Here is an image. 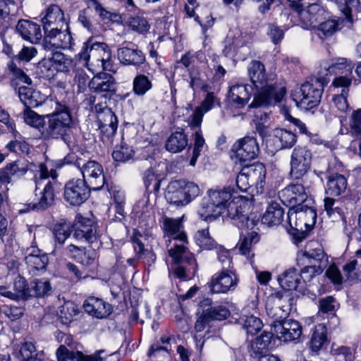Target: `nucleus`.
Instances as JSON below:
<instances>
[{
	"instance_id": "1",
	"label": "nucleus",
	"mask_w": 361,
	"mask_h": 361,
	"mask_svg": "<svg viewBox=\"0 0 361 361\" xmlns=\"http://www.w3.org/2000/svg\"><path fill=\"white\" fill-rule=\"evenodd\" d=\"M231 197L230 188L209 189L207 197L202 200L201 207L197 212L198 215L202 220L212 221L227 211L228 216L238 228H253L258 220L250 219L243 210L241 205L229 203Z\"/></svg>"
},
{
	"instance_id": "2",
	"label": "nucleus",
	"mask_w": 361,
	"mask_h": 361,
	"mask_svg": "<svg viewBox=\"0 0 361 361\" xmlns=\"http://www.w3.org/2000/svg\"><path fill=\"white\" fill-rule=\"evenodd\" d=\"M250 81L259 92L251 104L254 107H267L281 102L286 89L268 82L264 65L259 61L253 60L247 67Z\"/></svg>"
},
{
	"instance_id": "3",
	"label": "nucleus",
	"mask_w": 361,
	"mask_h": 361,
	"mask_svg": "<svg viewBox=\"0 0 361 361\" xmlns=\"http://www.w3.org/2000/svg\"><path fill=\"white\" fill-rule=\"evenodd\" d=\"M45 123L40 134L45 140L61 139L68 146L71 143V132L75 121L68 106L56 102L55 110L45 115Z\"/></svg>"
},
{
	"instance_id": "4",
	"label": "nucleus",
	"mask_w": 361,
	"mask_h": 361,
	"mask_svg": "<svg viewBox=\"0 0 361 361\" xmlns=\"http://www.w3.org/2000/svg\"><path fill=\"white\" fill-rule=\"evenodd\" d=\"M76 57L87 67L93 66L104 71H111L113 66L111 49L104 42H92V39L87 40L83 44Z\"/></svg>"
},
{
	"instance_id": "5",
	"label": "nucleus",
	"mask_w": 361,
	"mask_h": 361,
	"mask_svg": "<svg viewBox=\"0 0 361 361\" xmlns=\"http://www.w3.org/2000/svg\"><path fill=\"white\" fill-rule=\"evenodd\" d=\"M324 83V78H312L303 83L293 94L297 106L304 110L317 106L320 102Z\"/></svg>"
},
{
	"instance_id": "6",
	"label": "nucleus",
	"mask_w": 361,
	"mask_h": 361,
	"mask_svg": "<svg viewBox=\"0 0 361 361\" xmlns=\"http://www.w3.org/2000/svg\"><path fill=\"white\" fill-rule=\"evenodd\" d=\"M200 193L198 185L185 179L171 181L165 194L167 201L178 207L186 206Z\"/></svg>"
},
{
	"instance_id": "7",
	"label": "nucleus",
	"mask_w": 361,
	"mask_h": 361,
	"mask_svg": "<svg viewBox=\"0 0 361 361\" xmlns=\"http://www.w3.org/2000/svg\"><path fill=\"white\" fill-rule=\"evenodd\" d=\"M169 255L174 263L173 274L180 279L192 278L197 269L196 259L183 244L175 245L169 250Z\"/></svg>"
},
{
	"instance_id": "8",
	"label": "nucleus",
	"mask_w": 361,
	"mask_h": 361,
	"mask_svg": "<svg viewBox=\"0 0 361 361\" xmlns=\"http://www.w3.org/2000/svg\"><path fill=\"white\" fill-rule=\"evenodd\" d=\"M314 180L307 178L306 180H292V183L279 192L281 200L290 209L306 202L307 200L312 199L308 196V193Z\"/></svg>"
},
{
	"instance_id": "9",
	"label": "nucleus",
	"mask_w": 361,
	"mask_h": 361,
	"mask_svg": "<svg viewBox=\"0 0 361 361\" xmlns=\"http://www.w3.org/2000/svg\"><path fill=\"white\" fill-rule=\"evenodd\" d=\"M312 153L305 146L295 147L290 155V177L291 180H306L307 178L316 179L314 175L309 174L311 168Z\"/></svg>"
},
{
	"instance_id": "10",
	"label": "nucleus",
	"mask_w": 361,
	"mask_h": 361,
	"mask_svg": "<svg viewBox=\"0 0 361 361\" xmlns=\"http://www.w3.org/2000/svg\"><path fill=\"white\" fill-rule=\"evenodd\" d=\"M332 68L334 70H344L342 73H344L345 75L338 77L333 81L334 86L343 87L341 94L334 96L333 101L338 111L345 112L349 107L347 102V95L348 94V87L351 84V78L349 76L352 75L354 66L346 59H341L340 61L336 63Z\"/></svg>"
},
{
	"instance_id": "11",
	"label": "nucleus",
	"mask_w": 361,
	"mask_h": 361,
	"mask_svg": "<svg viewBox=\"0 0 361 361\" xmlns=\"http://www.w3.org/2000/svg\"><path fill=\"white\" fill-rule=\"evenodd\" d=\"M314 200H307L306 202L289 209L288 219L290 226L297 231L302 230V226L307 228L316 223L317 212Z\"/></svg>"
},
{
	"instance_id": "12",
	"label": "nucleus",
	"mask_w": 361,
	"mask_h": 361,
	"mask_svg": "<svg viewBox=\"0 0 361 361\" xmlns=\"http://www.w3.org/2000/svg\"><path fill=\"white\" fill-rule=\"evenodd\" d=\"M297 263L298 265H315L325 269L329 264V258L323 247L317 243H309L305 250H300L297 254Z\"/></svg>"
},
{
	"instance_id": "13",
	"label": "nucleus",
	"mask_w": 361,
	"mask_h": 361,
	"mask_svg": "<svg viewBox=\"0 0 361 361\" xmlns=\"http://www.w3.org/2000/svg\"><path fill=\"white\" fill-rule=\"evenodd\" d=\"M91 190L82 180H70L64 187V200L72 206H79L89 198Z\"/></svg>"
},
{
	"instance_id": "14",
	"label": "nucleus",
	"mask_w": 361,
	"mask_h": 361,
	"mask_svg": "<svg viewBox=\"0 0 361 361\" xmlns=\"http://www.w3.org/2000/svg\"><path fill=\"white\" fill-rule=\"evenodd\" d=\"M82 174V180L92 190H101L105 178L102 166L98 162L90 160L82 164L80 169Z\"/></svg>"
},
{
	"instance_id": "15",
	"label": "nucleus",
	"mask_w": 361,
	"mask_h": 361,
	"mask_svg": "<svg viewBox=\"0 0 361 361\" xmlns=\"http://www.w3.org/2000/svg\"><path fill=\"white\" fill-rule=\"evenodd\" d=\"M238 278L232 269L223 268L214 274L209 282L210 290L214 293H226L235 289Z\"/></svg>"
},
{
	"instance_id": "16",
	"label": "nucleus",
	"mask_w": 361,
	"mask_h": 361,
	"mask_svg": "<svg viewBox=\"0 0 361 361\" xmlns=\"http://www.w3.org/2000/svg\"><path fill=\"white\" fill-rule=\"evenodd\" d=\"M117 57L124 66L140 67L145 62V55L137 45L131 42H123L117 49Z\"/></svg>"
},
{
	"instance_id": "17",
	"label": "nucleus",
	"mask_w": 361,
	"mask_h": 361,
	"mask_svg": "<svg viewBox=\"0 0 361 361\" xmlns=\"http://www.w3.org/2000/svg\"><path fill=\"white\" fill-rule=\"evenodd\" d=\"M271 326L277 338L281 341H295L298 339L302 334L300 324L294 319H285L281 321H274Z\"/></svg>"
},
{
	"instance_id": "18",
	"label": "nucleus",
	"mask_w": 361,
	"mask_h": 361,
	"mask_svg": "<svg viewBox=\"0 0 361 361\" xmlns=\"http://www.w3.org/2000/svg\"><path fill=\"white\" fill-rule=\"evenodd\" d=\"M72 45L73 37L68 27L63 31L57 27H51L44 33L43 46L45 49H71Z\"/></svg>"
},
{
	"instance_id": "19",
	"label": "nucleus",
	"mask_w": 361,
	"mask_h": 361,
	"mask_svg": "<svg viewBox=\"0 0 361 361\" xmlns=\"http://www.w3.org/2000/svg\"><path fill=\"white\" fill-rule=\"evenodd\" d=\"M232 151L240 163H245L255 159L259 148L257 140L254 137L246 136L238 140L233 145Z\"/></svg>"
},
{
	"instance_id": "20",
	"label": "nucleus",
	"mask_w": 361,
	"mask_h": 361,
	"mask_svg": "<svg viewBox=\"0 0 361 361\" xmlns=\"http://www.w3.org/2000/svg\"><path fill=\"white\" fill-rule=\"evenodd\" d=\"M61 184L58 181H47L42 192L38 201L35 203H30L27 204V208H21L19 209L20 213H25L31 209L45 210L51 207L54 201L55 190L60 189Z\"/></svg>"
},
{
	"instance_id": "21",
	"label": "nucleus",
	"mask_w": 361,
	"mask_h": 361,
	"mask_svg": "<svg viewBox=\"0 0 361 361\" xmlns=\"http://www.w3.org/2000/svg\"><path fill=\"white\" fill-rule=\"evenodd\" d=\"M88 87L93 93L113 94L116 90V82L112 75L99 73L89 81Z\"/></svg>"
},
{
	"instance_id": "22",
	"label": "nucleus",
	"mask_w": 361,
	"mask_h": 361,
	"mask_svg": "<svg viewBox=\"0 0 361 361\" xmlns=\"http://www.w3.org/2000/svg\"><path fill=\"white\" fill-rule=\"evenodd\" d=\"M73 238L78 241L92 243L97 240V228L92 221L80 217L74 225Z\"/></svg>"
},
{
	"instance_id": "23",
	"label": "nucleus",
	"mask_w": 361,
	"mask_h": 361,
	"mask_svg": "<svg viewBox=\"0 0 361 361\" xmlns=\"http://www.w3.org/2000/svg\"><path fill=\"white\" fill-rule=\"evenodd\" d=\"M83 307L87 313L98 319L106 318L112 312L110 304L94 296L89 297L85 300Z\"/></svg>"
},
{
	"instance_id": "24",
	"label": "nucleus",
	"mask_w": 361,
	"mask_h": 361,
	"mask_svg": "<svg viewBox=\"0 0 361 361\" xmlns=\"http://www.w3.org/2000/svg\"><path fill=\"white\" fill-rule=\"evenodd\" d=\"M16 32L25 40L37 43L42 37L40 26L28 20H20L16 27Z\"/></svg>"
},
{
	"instance_id": "25",
	"label": "nucleus",
	"mask_w": 361,
	"mask_h": 361,
	"mask_svg": "<svg viewBox=\"0 0 361 361\" xmlns=\"http://www.w3.org/2000/svg\"><path fill=\"white\" fill-rule=\"evenodd\" d=\"M252 86L249 85H233L228 92L229 101L238 107L245 106L252 96Z\"/></svg>"
},
{
	"instance_id": "26",
	"label": "nucleus",
	"mask_w": 361,
	"mask_h": 361,
	"mask_svg": "<svg viewBox=\"0 0 361 361\" xmlns=\"http://www.w3.org/2000/svg\"><path fill=\"white\" fill-rule=\"evenodd\" d=\"M243 169L250 178V183L257 189V192L259 190L262 192L267 174L265 166L262 163L255 162L251 165H245Z\"/></svg>"
},
{
	"instance_id": "27",
	"label": "nucleus",
	"mask_w": 361,
	"mask_h": 361,
	"mask_svg": "<svg viewBox=\"0 0 361 361\" xmlns=\"http://www.w3.org/2000/svg\"><path fill=\"white\" fill-rule=\"evenodd\" d=\"M25 262L30 269L35 274V271L45 270L49 262L47 254L39 249L32 248L31 252L25 257Z\"/></svg>"
},
{
	"instance_id": "28",
	"label": "nucleus",
	"mask_w": 361,
	"mask_h": 361,
	"mask_svg": "<svg viewBox=\"0 0 361 361\" xmlns=\"http://www.w3.org/2000/svg\"><path fill=\"white\" fill-rule=\"evenodd\" d=\"M64 14L62 10L57 5L49 6L45 16L42 18L44 33L49 31V28L56 27L60 24H63Z\"/></svg>"
},
{
	"instance_id": "29",
	"label": "nucleus",
	"mask_w": 361,
	"mask_h": 361,
	"mask_svg": "<svg viewBox=\"0 0 361 361\" xmlns=\"http://www.w3.org/2000/svg\"><path fill=\"white\" fill-rule=\"evenodd\" d=\"M284 209L281 205L276 202H272L267 208L265 213L262 217V223L267 225L269 227L279 225L284 216Z\"/></svg>"
},
{
	"instance_id": "30",
	"label": "nucleus",
	"mask_w": 361,
	"mask_h": 361,
	"mask_svg": "<svg viewBox=\"0 0 361 361\" xmlns=\"http://www.w3.org/2000/svg\"><path fill=\"white\" fill-rule=\"evenodd\" d=\"M328 343L326 327L322 324H317L315 326L309 343L310 348L313 352H318Z\"/></svg>"
},
{
	"instance_id": "31",
	"label": "nucleus",
	"mask_w": 361,
	"mask_h": 361,
	"mask_svg": "<svg viewBox=\"0 0 361 361\" xmlns=\"http://www.w3.org/2000/svg\"><path fill=\"white\" fill-rule=\"evenodd\" d=\"M181 222L179 219H173L166 216L163 218V228L168 235L175 240L186 243V234L180 231Z\"/></svg>"
},
{
	"instance_id": "32",
	"label": "nucleus",
	"mask_w": 361,
	"mask_h": 361,
	"mask_svg": "<svg viewBox=\"0 0 361 361\" xmlns=\"http://www.w3.org/2000/svg\"><path fill=\"white\" fill-rule=\"evenodd\" d=\"M278 281L283 289L296 290L301 283V276L295 268H290L279 276Z\"/></svg>"
},
{
	"instance_id": "33",
	"label": "nucleus",
	"mask_w": 361,
	"mask_h": 361,
	"mask_svg": "<svg viewBox=\"0 0 361 361\" xmlns=\"http://www.w3.org/2000/svg\"><path fill=\"white\" fill-rule=\"evenodd\" d=\"M347 180L343 175L333 173L328 178L326 192L332 196H339L347 188Z\"/></svg>"
},
{
	"instance_id": "34",
	"label": "nucleus",
	"mask_w": 361,
	"mask_h": 361,
	"mask_svg": "<svg viewBox=\"0 0 361 361\" xmlns=\"http://www.w3.org/2000/svg\"><path fill=\"white\" fill-rule=\"evenodd\" d=\"M212 300L209 298L204 299L202 302V306L204 307V308H205L206 306L209 307L204 309V310L212 321H222L229 317L230 311L226 306L223 305H212Z\"/></svg>"
},
{
	"instance_id": "35",
	"label": "nucleus",
	"mask_w": 361,
	"mask_h": 361,
	"mask_svg": "<svg viewBox=\"0 0 361 361\" xmlns=\"http://www.w3.org/2000/svg\"><path fill=\"white\" fill-rule=\"evenodd\" d=\"M52 233L54 235V241L56 243L54 252L56 253L58 250L61 249L66 239L71 235V224L65 221L57 223L54 225Z\"/></svg>"
},
{
	"instance_id": "36",
	"label": "nucleus",
	"mask_w": 361,
	"mask_h": 361,
	"mask_svg": "<svg viewBox=\"0 0 361 361\" xmlns=\"http://www.w3.org/2000/svg\"><path fill=\"white\" fill-rule=\"evenodd\" d=\"M187 145V135L183 131H176L169 137L165 147L167 151L178 153L183 151Z\"/></svg>"
},
{
	"instance_id": "37",
	"label": "nucleus",
	"mask_w": 361,
	"mask_h": 361,
	"mask_svg": "<svg viewBox=\"0 0 361 361\" xmlns=\"http://www.w3.org/2000/svg\"><path fill=\"white\" fill-rule=\"evenodd\" d=\"M18 97L21 102L25 105V107H37L41 102L38 100L37 97L39 96V92L34 91L32 89L25 86H21L18 90Z\"/></svg>"
},
{
	"instance_id": "38",
	"label": "nucleus",
	"mask_w": 361,
	"mask_h": 361,
	"mask_svg": "<svg viewBox=\"0 0 361 361\" xmlns=\"http://www.w3.org/2000/svg\"><path fill=\"white\" fill-rule=\"evenodd\" d=\"M274 139L276 142H279L281 149L290 148L297 141L295 133L283 128H277L274 130Z\"/></svg>"
},
{
	"instance_id": "39",
	"label": "nucleus",
	"mask_w": 361,
	"mask_h": 361,
	"mask_svg": "<svg viewBox=\"0 0 361 361\" xmlns=\"http://www.w3.org/2000/svg\"><path fill=\"white\" fill-rule=\"evenodd\" d=\"M27 171V166H24L23 164L20 166V161H14L7 165L4 171L0 173V182L7 185V184L11 182L12 176H20L25 174Z\"/></svg>"
},
{
	"instance_id": "40",
	"label": "nucleus",
	"mask_w": 361,
	"mask_h": 361,
	"mask_svg": "<svg viewBox=\"0 0 361 361\" xmlns=\"http://www.w3.org/2000/svg\"><path fill=\"white\" fill-rule=\"evenodd\" d=\"M259 240V236L257 232L252 231L247 233L239 243L240 252L248 259H251L254 256L252 252V247L258 243Z\"/></svg>"
},
{
	"instance_id": "41",
	"label": "nucleus",
	"mask_w": 361,
	"mask_h": 361,
	"mask_svg": "<svg viewBox=\"0 0 361 361\" xmlns=\"http://www.w3.org/2000/svg\"><path fill=\"white\" fill-rule=\"evenodd\" d=\"M152 88L151 80L144 74H137L133 81V92L135 95L143 96Z\"/></svg>"
},
{
	"instance_id": "42",
	"label": "nucleus",
	"mask_w": 361,
	"mask_h": 361,
	"mask_svg": "<svg viewBox=\"0 0 361 361\" xmlns=\"http://www.w3.org/2000/svg\"><path fill=\"white\" fill-rule=\"evenodd\" d=\"M272 336V333L264 331L260 336L256 338L255 341L252 342L253 351L257 355H259V357L261 355H267L266 352L271 344Z\"/></svg>"
},
{
	"instance_id": "43",
	"label": "nucleus",
	"mask_w": 361,
	"mask_h": 361,
	"mask_svg": "<svg viewBox=\"0 0 361 361\" xmlns=\"http://www.w3.org/2000/svg\"><path fill=\"white\" fill-rule=\"evenodd\" d=\"M239 323L246 331L247 334L255 335L262 328L263 324L259 318L255 316L243 315L239 319Z\"/></svg>"
},
{
	"instance_id": "44",
	"label": "nucleus",
	"mask_w": 361,
	"mask_h": 361,
	"mask_svg": "<svg viewBox=\"0 0 361 361\" xmlns=\"http://www.w3.org/2000/svg\"><path fill=\"white\" fill-rule=\"evenodd\" d=\"M30 288L25 279L18 276L13 282L15 300H26L30 298Z\"/></svg>"
},
{
	"instance_id": "45",
	"label": "nucleus",
	"mask_w": 361,
	"mask_h": 361,
	"mask_svg": "<svg viewBox=\"0 0 361 361\" xmlns=\"http://www.w3.org/2000/svg\"><path fill=\"white\" fill-rule=\"evenodd\" d=\"M143 180L145 188L148 192H156L159 190L161 178L152 168L145 171Z\"/></svg>"
},
{
	"instance_id": "46",
	"label": "nucleus",
	"mask_w": 361,
	"mask_h": 361,
	"mask_svg": "<svg viewBox=\"0 0 361 361\" xmlns=\"http://www.w3.org/2000/svg\"><path fill=\"white\" fill-rule=\"evenodd\" d=\"M95 111L98 114L99 125H114L118 123V119L115 114L107 106L102 107L97 104L94 106Z\"/></svg>"
},
{
	"instance_id": "47",
	"label": "nucleus",
	"mask_w": 361,
	"mask_h": 361,
	"mask_svg": "<svg viewBox=\"0 0 361 361\" xmlns=\"http://www.w3.org/2000/svg\"><path fill=\"white\" fill-rule=\"evenodd\" d=\"M266 310L269 317L274 321L284 320L288 314L289 305H274L272 302H267Z\"/></svg>"
},
{
	"instance_id": "48",
	"label": "nucleus",
	"mask_w": 361,
	"mask_h": 361,
	"mask_svg": "<svg viewBox=\"0 0 361 361\" xmlns=\"http://www.w3.org/2000/svg\"><path fill=\"white\" fill-rule=\"evenodd\" d=\"M32 107H27L23 111V118L29 126L39 130L43 129L45 123V115L40 116L31 109Z\"/></svg>"
},
{
	"instance_id": "49",
	"label": "nucleus",
	"mask_w": 361,
	"mask_h": 361,
	"mask_svg": "<svg viewBox=\"0 0 361 361\" xmlns=\"http://www.w3.org/2000/svg\"><path fill=\"white\" fill-rule=\"evenodd\" d=\"M30 297H44L51 294V287L48 281L35 280L30 283Z\"/></svg>"
},
{
	"instance_id": "50",
	"label": "nucleus",
	"mask_w": 361,
	"mask_h": 361,
	"mask_svg": "<svg viewBox=\"0 0 361 361\" xmlns=\"http://www.w3.org/2000/svg\"><path fill=\"white\" fill-rule=\"evenodd\" d=\"M195 239L197 245L204 250H212L217 246V243L212 238L207 228L198 231L195 235Z\"/></svg>"
},
{
	"instance_id": "51",
	"label": "nucleus",
	"mask_w": 361,
	"mask_h": 361,
	"mask_svg": "<svg viewBox=\"0 0 361 361\" xmlns=\"http://www.w3.org/2000/svg\"><path fill=\"white\" fill-rule=\"evenodd\" d=\"M6 149L12 153L18 155H27L30 152V145L25 140H11L6 145Z\"/></svg>"
},
{
	"instance_id": "52",
	"label": "nucleus",
	"mask_w": 361,
	"mask_h": 361,
	"mask_svg": "<svg viewBox=\"0 0 361 361\" xmlns=\"http://www.w3.org/2000/svg\"><path fill=\"white\" fill-rule=\"evenodd\" d=\"M21 361H46L38 356L35 345L32 342H25L20 348Z\"/></svg>"
},
{
	"instance_id": "53",
	"label": "nucleus",
	"mask_w": 361,
	"mask_h": 361,
	"mask_svg": "<svg viewBox=\"0 0 361 361\" xmlns=\"http://www.w3.org/2000/svg\"><path fill=\"white\" fill-rule=\"evenodd\" d=\"M134 151L126 144H121L116 147L112 152V157L118 162H126L133 158Z\"/></svg>"
},
{
	"instance_id": "54",
	"label": "nucleus",
	"mask_w": 361,
	"mask_h": 361,
	"mask_svg": "<svg viewBox=\"0 0 361 361\" xmlns=\"http://www.w3.org/2000/svg\"><path fill=\"white\" fill-rule=\"evenodd\" d=\"M338 30V23L334 20H328L320 23L317 29V35L321 39L331 36Z\"/></svg>"
},
{
	"instance_id": "55",
	"label": "nucleus",
	"mask_w": 361,
	"mask_h": 361,
	"mask_svg": "<svg viewBox=\"0 0 361 361\" xmlns=\"http://www.w3.org/2000/svg\"><path fill=\"white\" fill-rule=\"evenodd\" d=\"M78 314V309L75 304L72 302H67L60 308L59 317L63 324L71 322L75 316Z\"/></svg>"
},
{
	"instance_id": "56",
	"label": "nucleus",
	"mask_w": 361,
	"mask_h": 361,
	"mask_svg": "<svg viewBox=\"0 0 361 361\" xmlns=\"http://www.w3.org/2000/svg\"><path fill=\"white\" fill-rule=\"evenodd\" d=\"M50 59L53 63L55 72H68L69 71L71 61L63 54L56 52Z\"/></svg>"
},
{
	"instance_id": "57",
	"label": "nucleus",
	"mask_w": 361,
	"mask_h": 361,
	"mask_svg": "<svg viewBox=\"0 0 361 361\" xmlns=\"http://www.w3.org/2000/svg\"><path fill=\"white\" fill-rule=\"evenodd\" d=\"M341 202L331 197L324 199V208L329 217L337 215L341 219L343 218V212L341 208Z\"/></svg>"
},
{
	"instance_id": "58",
	"label": "nucleus",
	"mask_w": 361,
	"mask_h": 361,
	"mask_svg": "<svg viewBox=\"0 0 361 361\" xmlns=\"http://www.w3.org/2000/svg\"><path fill=\"white\" fill-rule=\"evenodd\" d=\"M128 24L132 30L138 33L147 32L149 28L147 20L139 16L130 17L128 20Z\"/></svg>"
},
{
	"instance_id": "59",
	"label": "nucleus",
	"mask_w": 361,
	"mask_h": 361,
	"mask_svg": "<svg viewBox=\"0 0 361 361\" xmlns=\"http://www.w3.org/2000/svg\"><path fill=\"white\" fill-rule=\"evenodd\" d=\"M331 353L337 360L344 361H354L355 355L352 350L347 346H338L334 345L331 348Z\"/></svg>"
},
{
	"instance_id": "60",
	"label": "nucleus",
	"mask_w": 361,
	"mask_h": 361,
	"mask_svg": "<svg viewBox=\"0 0 361 361\" xmlns=\"http://www.w3.org/2000/svg\"><path fill=\"white\" fill-rule=\"evenodd\" d=\"M304 267L299 272L303 282H310L315 276L320 275L324 269L316 267L315 265L303 264Z\"/></svg>"
},
{
	"instance_id": "61",
	"label": "nucleus",
	"mask_w": 361,
	"mask_h": 361,
	"mask_svg": "<svg viewBox=\"0 0 361 361\" xmlns=\"http://www.w3.org/2000/svg\"><path fill=\"white\" fill-rule=\"evenodd\" d=\"M8 69L13 75L12 82L15 80H18L19 81L27 85L32 84L31 78L13 61L8 63Z\"/></svg>"
},
{
	"instance_id": "62",
	"label": "nucleus",
	"mask_w": 361,
	"mask_h": 361,
	"mask_svg": "<svg viewBox=\"0 0 361 361\" xmlns=\"http://www.w3.org/2000/svg\"><path fill=\"white\" fill-rule=\"evenodd\" d=\"M37 68L39 70L41 77L47 79L52 78L56 73L50 58L41 60L37 64Z\"/></svg>"
},
{
	"instance_id": "63",
	"label": "nucleus",
	"mask_w": 361,
	"mask_h": 361,
	"mask_svg": "<svg viewBox=\"0 0 361 361\" xmlns=\"http://www.w3.org/2000/svg\"><path fill=\"white\" fill-rule=\"evenodd\" d=\"M97 256L94 250L84 248L75 260L84 266L89 267L95 262Z\"/></svg>"
},
{
	"instance_id": "64",
	"label": "nucleus",
	"mask_w": 361,
	"mask_h": 361,
	"mask_svg": "<svg viewBox=\"0 0 361 361\" xmlns=\"http://www.w3.org/2000/svg\"><path fill=\"white\" fill-rule=\"evenodd\" d=\"M78 22L87 30L91 32L93 29L92 11L89 8H84L79 11Z\"/></svg>"
}]
</instances>
